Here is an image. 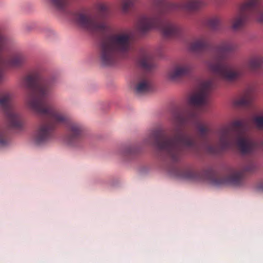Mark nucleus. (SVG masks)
Listing matches in <instances>:
<instances>
[{
	"label": "nucleus",
	"mask_w": 263,
	"mask_h": 263,
	"mask_svg": "<svg viewBox=\"0 0 263 263\" xmlns=\"http://www.w3.org/2000/svg\"><path fill=\"white\" fill-rule=\"evenodd\" d=\"M216 85L214 79L202 82L197 92L189 100L190 106L185 109L175 110L173 113L172 121L176 127L161 138L157 132L151 133L145 140V143L155 146L164 155L165 160L172 164L180 161L185 154L198 153L200 144L197 139L191 134L183 130L181 127L187 124L194 125L199 133V138L203 142L208 141L210 128L199 120L194 107L209 104L210 93Z\"/></svg>",
	"instance_id": "nucleus-1"
},
{
	"label": "nucleus",
	"mask_w": 263,
	"mask_h": 263,
	"mask_svg": "<svg viewBox=\"0 0 263 263\" xmlns=\"http://www.w3.org/2000/svg\"><path fill=\"white\" fill-rule=\"evenodd\" d=\"M54 84L53 79L44 78L38 72H32L22 80V85L27 89L25 98L27 106L43 120L34 134V142L39 145L47 143L52 138L55 129L64 125L67 128V143L73 147H80L83 127L69 121L66 115L49 103Z\"/></svg>",
	"instance_id": "nucleus-2"
},
{
	"label": "nucleus",
	"mask_w": 263,
	"mask_h": 263,
	"mask_svg": "<svg viewBox=\"0 0 263 263\" xmlns=\"http://www.w3.org/2000/svg\"><path fill=\"white\" fill-rule=\"evenodd\" d=\"M154 12L149 15L140 16L137 23V28L141 33H145L152 29L160 30L165 37L178 36L180 28L170 22H162L161 17L174 11L183 10L195 12L206 6L207 0H187L181 3L165 2L164 0H152Z\"/></svg>",
	"instance_id": "nucleus-3"
},
{
	"label": "nucleus",
	"mask_w": 263,
	"mask_h": 263,
	"mask_svg": "<svg viewBox=\"0 0 263 263\" xmlns=\"http://www.w3.org/2000/svg\"><path fill=\"white\" fill-rule=\"evenodd\" d=\"M253 120L257 128L263 129V115L254 117ZM247 125V121L243 119L234 121L229 125L219 129L217 132L218 145H207V152L210 154H219L234 145L243 154H252L259 148L263 149V139L257 142L247 136L245 131Z\"/></svg>",
	"instance_id": "nucleus-4"
},
{
	"label": "nucleus",
	"mask_w": 263,
	"mask_h": 263,
	"mask_svg": "<svg viewBox=\"0 0 263 263\" xmlns=\"http://www.w3.org/2000/svg\"><path fill=\"white\" fill-rule=\"evenodd\" d=\"M132 48L130 33L120 31L105 35L101 40L98 58L103 66H111L120 57L127 55Z\"/></svg>",
	"instance_id": "nucleus-5"
},
{
	"label": "nucleus",
	"mask_w": 263,
	"mask_h": 263,
	"mask_svg": "<svg viewBox=\"0 0 263 263\" xmlns=\"http://www.w3.org/2000/svg\"><path fill=\"white\" fill-rule=\"evenodd\" d=\"M237 49V45L231 41H225L218 45L214 49L211 58L207 61L209 70L219 79L233 82L243 74L242 68L230 67L227 61L232 53Z\"/></svg>",
	"instance_id": "nucleus-6"
},
{
	"label": "nucleus",
	"mask_w": 263,
	"mask_h": 263,
	"mask_svg": "<svg viewBox=\"0 0 263 263\" xmlns=\"http://www.w3.org/2000/svg\"><path fill=\"white\" fill-rule=\"evenodd\" d=\"M254 168L253 164L251 163L241 170L229 168L223 174L218 173L211 168L202 171L186 168L182 171L181 176L191 180L206 181L215 186L226 184L239 185L242 183L243 173L251 172Z\"/></svg>",
	"instance_id": "nucleus-7"
},
{
	"label": "nucleus",
	"mask_w": 263,
	"mask_h": 263,
	"mask_svg": "<svg viewBox=\"0 0 263 263\" xmlns=\"http://www.w3.org/2000/svg\"><path fill=\"white\" fill-rule=\"evenodd\" d=\"M97 13L77 12L73 14V19L80 27L92 33L104 34L110 32L111 27L104 21L109 14L107 5L99 3L95 5Z\"/></svg>",
	"instance_id": "nucleus-8"
},
{
	"label": "nucleus",
	"mask_w": 263,
	"mask_h": 263,
	"mask_svg": "<svg viewBox=\"0 0 263 263\" xmlns=\"http://www.w3.org/2000/svg\"><path fill=\"white\" fill-rule=\"evenodd\" d=\"M248 19L263 23V0H246L240 4L237 12L230 20L231 27L239 30Z\"/></svg>",
	"instance_id": "nucleus-9"
},
{
	"label": "nucleus",
	"mask_w": 263,
	"mask_h": 263,
	"mask_svg": "<svg viewBox=\"0 0 263 263\" xmlns=\"http://www.w3.org/2000/svg\"><path fill=\"white\" fill-rule=\"evenodd\" d=\"M12 96L8 91L0 92V108L4 112L8 126L13 129H21L23 125L20 116L15 110Z\"/></svg>",
	"instance_id": "nucleus-10"
},
{
	"label": "nucleus",
	"mask_w": 263,
	"mask_h": 263,
	"mask_svg": "<svg viewBox=\"0 0 263 263\" xmlns=\"http://www.w3.org/2000/svg\"><path fill=\"white\" fill-rule=\"evenodd\" d=\"M193 69V65L189 61L182 62L175 65L168 73V78L176 81L190 74Z\"/></svg>",
	"instance_id": "nucleus-11"
},
{
	"label": "nucleus",
	"mask_w": 263,
	"mask_h": 263,
	"mask_svg": "<svg viewBox=\"0 0 263 263\" xmlns=\"http://www.w3.org/2000/svg\"><path fill=\"white\" fill-rule=\"evenodd\" d=\"M152 89V84L149 77L146 75L141 76L134 87V91L137 95H142L149 92Z\"/></svg>",
	"instance_id": "nucleus-12"
},
{
	"label": "nucleus",
	"mask_w": 263,
	"mask_h": 263,
	"mask_svg": "<svg viewBox=\"0 0 263 263\" xmlns=\"http://www.w3.org/2000/svg\"><path fill=\"white\" fill-rule=\"evenodd\" d=\"M138 63L139 66L145 71H149L155 67L152 55L146 50L141 52Z\"/></svg>",
	"instance_id": "nucleus-13"
},
{
	"label": "nucleus",
	"mask_w": 263,
	"mask_h": 263,
	"mask_svg": "<svg viewBox=\"0 0 263 263\" xmlns=\"http://www.w3.org/2000/svg\"><path fill=\"white\" fill-rule=\"evenodd\" d=\"M253 99V88H249L243 95L235 101L234 104L238 107H248L251 105Z\"/></svg>",
	"instance_id": "nucleus-14"
},
{
	"label": "nucleus",
	"mask_w": 263,
	"mask_h": 263,
	"mask_svg": "<svg viewBox=\"0 0 263 263\" xmlns=\"http://www.w3.org/2000/svg\"><path fill=\"white\" fill-rule=\"evenodd\" d=\"M209 46V41L206 36H202L196 39L190 45V49L193 52H201L206 50Z\"/></svg>",
	"instance_id": "nucleus-15"
},
{
	"label": "nucleus",
	"mask_w": 263,
	"mask_h": 263,
	"mask_svg": "<svg viewBox=\"0 0 263 263\" xmlns=\"http://www.w3.org/2000/svg\"><path fill=\"white\" fill-rule=\"evenodd\" d=\"M46 1L51 8L61 12H66L70 4L69 0Z\"/></svg>",
	"instance_id": "nucleus-16"
},
{
	"label": "nucleus",
	"mask_w": 263,
	"mask_h": 263,
	"mask_svg": "<svg viewBox=\"0 0 263 263\" xmlns=\"http://www.w3.org/2000/svg\"><path fill=\"white\" fill-rule=\"evenodd\" d=\"M222 21L220 16H213L209 18L206 22V25L213 31L219 30L221 28Z\"/></svg>",
	"instance_id": "nucleus-17"
},
{
	"label": "nucleus",
	"mask_w": 263,
	"mask_h": 263,
	"mask_svg": "<svg viewBox=\"0 0 263 263\" xmlns=\"http://www.w3.org/2000/svg\"><path fill=\"white\" fill-rule=\"evenodd\" d=\"M262 64L263 58L260 56H255L249 60L247 66L251 70L255 71L261 68Z\"/></svg>",
	"instance_id": "nucleus-18"
},
{
	"label": "nucleus",
	"mask_w": 263,
	"mask_h": 263,
	"mask_svg": "<svg viewBox=\"0 0 263 263\" xmlns=\"http://www.w3.org/2000/svg\"><path fill=\"white\" fill-rule=\"evenodd\" d=\"M10 143V139L6 133L3 128L0 127V148H4Z\"/></svg>",
	"instance_id": "nucleus-19"
},
{
	"label": "nucleus",
	"mask_w": 263,
	"mask_h": 263,
	"mask_svg": "<svg viewBox=\"0 0 263 263\" xmlns=\"http://www.w3.org/2000/svg\"><path fill=\"white\" fill-rule=\"evenodd\" d=\"M133 0H123L121 3V9L123 12L127 13L133 5Z\"/></svg>",
	"instance_id": "nucleus-20"
},
{
	"label": "nucleus",
	"mask_w": 263,
	"mask_h": 263,
	"mask_svg": "<svg viewBox=\"0 0 263 263\" xmlns=\"http://www.w3.org/2000/svg\"><path fill=\"white\" fill-rule=\"evenodd\" d=\"M135 152V149L134 148L132 147H127L125 148L124 150L123 153L125 156H127L133 153H134Z\"/></svg>",
	"instance_id": "nucleus-21"
},
{
	"label": "nucleus",
	"mask_w": 263,
	"mask_h": 263,
	"mask_svg": "<svg viewBox=\"0 0 263 263\" xmlns=\"http://www.w3.org/2000/svg\"><path fill=\"white\" fill-rule=\"evenodd\" d=\"M261 189L262 190H263V187H261Z\"/></svg>",
	"instance_id": "nucleus-22"
}]
</instances>
